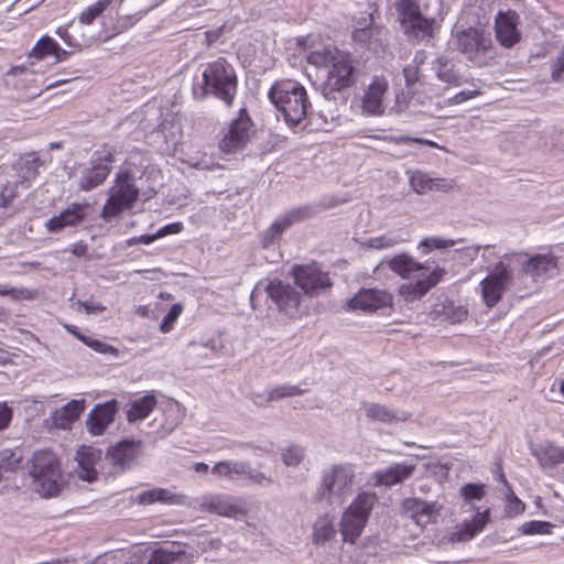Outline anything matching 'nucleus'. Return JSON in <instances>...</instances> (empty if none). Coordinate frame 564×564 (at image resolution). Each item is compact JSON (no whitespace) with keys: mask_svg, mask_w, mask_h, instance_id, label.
<instances>
[{"mask_svg":"<svg viewBox=\"0 0 564 564\" xmlns=\"http://www.w3.org/2000/svg\"><path fill=\"white\" fill-rule=\"evenodd\" d=\"M307 61L326 68L325 79L318 88L326 101L336 102L338 95L356 83L358 61L348 52L325 48L312 52Z\"/></svg>","mask_w":564,"mask_h":564,"instance_id":"f257e3e1","label":"nucleus"},{"mask_svg":"<svg viewBox=\"0 0 564 564\" xmlns=\"http://www.w3.org/2000/svg\"><path fill=\"white\" fill-rule=\"evenodd\" d=\"M199 70L200 77H195L192 89L194 99L202 101L212 96L230 107L238 89L235 67L225 57H218L202 64Z\"/></svg>","mask_w":564,"mask_h":564,"instance_id":"f03ea898","label":"nucleus"},{"mask_svg":"<svg viewBox=\"0 0 564 564\" xmlns=\"http://www.w3.org/2000/svg\"><path fill=\"white\" fill-rule=\"evenodd\" d=\"M453 44L471 68H489L497 64V47L485 28L468 26L453 32Z\"/></svg>","mask_w":564,"mask_h":564,"instance_id":"7ed1b4c3","label":"nucleus"},{"mask_svg":"<svg viewBox=\"0 0 564 564\" xmlns=\"http://www.w3.org/2000/svg\"><path fill=\"white\" fill-rule=\"evenodd\" d=\"M388 8L411 44L434 39L440 29L434 17L422 13L419 0H388Z\"/></svg>","mask_w":564,"mask_h":564,"instance_id":"20e7f679","label":"nucleus"},{"mask_svg":"<svg viewBox=\"0 0 564 564\" xmlns=\"http://www.w3.org/2000/svg\"><path fill=\"white\" fill-rule=\"evenodd\" d=\"M265 294L279 314L290 319L300 318L305 312L303 297L296 286L279 279L261 280L250 294V303L257 307L259 299Z\"/></svg>","mask_w":564,"mask_h":564,"instance_id":"39448f33","label":"nucleus"},{"mask_svg":"<svg viewBox=\"0 0 564 564\" xmlns=\"http://www.w3.org/2000/svg\"><path fill=\"white\" fill-rule=\"evenodd\" d=\"M355 469L349 463L333 464L321 471L319 484L314 492L317 502L341 506L352 492Z\"/></svg>","mask_w":564,"mask_h":564,"instance_id":"423d86ee","label":"nucleus"},{"mask_svg":"<svg viewBox=\"0 0 564 564\" xmlns=\"http://www.w3.org/2000/svg\"><path fill=\"white\" fill-rule=\"evenodd\" d=\"M268 97L290 126L299 124L311 108L306 89L295 80L276 82Z\"/></svg>","mask_w":564,"mask_h":564,"instance_id":"0eeeda50","label":"nucleus"},{"mask_svg":"<svg viewBox=\"0 0 564 564\" xmlns=\"http://www.w3.org/2000/svg\"><path fill=\"white\" fill-rule=\"evenodd\" d=\"M30 475L35 491L46 498L58 495L64 486L58 459L51 451L34 452Z\"/></svg>","mask_w":564,"mask_h":564,"instance_id":"6e6552de","label":"nucleus"},{"mask_svg":"<svg viewBox=\"0 0 564 564\" xmlns=\"http://www.w3.org/2000/svg\"><path fill=\"white\" fill-rule=\"evenodd\" d=\"M377 501L378 497L375 492L362 491L345 509L339 521V531L344 542L356 543Z\"/></svg>","mask_w":564,"mask_h":564,"instance_id":"1a4fd4ad","label":"nucleus"},{"mask_svg":"<svg viewBox=\"0 0 564 564\" xmlns=\"http://www.w3.org/2000/svg\"><path fill=\"white\" fill-rule=\"evenodd\" d=\"M134 181V176L130 171L117 173L115 185L109 189V197L101 210L104 219L109 220L133 207L139 197V188L135 186Z\"/></svg>","mask_w":564,"mask_h":564,"instance_id":"9d476101","label":"nucleus"},{"mask_svg":"<svg viewBox=\"0 0 564 564\" xmlns=\"http://www.w3.org/2000/svg\"><path fill=\"white\" fill-rule=\"evenodd\" d=\"M291 274L295 285L300 288L305 295L311 297L318 295L333 285L328 273L322 271L315 262L311 264H294Z\"/></svg>","mask_w":564,"mask_h":564,"instance_id":"9b49d317","label":"nucleus"},{"mask_svg":"<svg viewBox=\"0 0 564 564\" xmlns=\"http://www.w3.org/2000/svg\"><path fill=\"white\" fill-rule=\"evenodd\" d=\"M113 163V155L109 151L95 153L89 165L80 172L78 188L83 192H89L104 184L109 176Z\"/></svg>","mask_w":564,"mask_h":564,"instance_id":"f8f14e48","label":"nucleus"},{"mask_svg":"<svg viewBox=\"0 0 564 564\" xmlns=\"http://www.w3.org/2000/svg\"><path fill=\"white\" fill-rule=\"evenodd\" d=\"M512 280L509 264L498 262L494 270L480 282L481 296L488 307L497 305Z\"/></svg>","mask_w":564,"mask_h":564,"instance_id":"ddd939ff","label":"nucleus"},{"mask_svg":"<svg viewBox=\"0 0 564 564\" xmlns=\"http://www.w3.org/2000/svg\"><path fill=\"white\" fill-rule=\"evenodd\" d=\"M197 551L178 542H166L153 549L141 564H193Z\"/></svg>","mask_w":564,"mask_h":564,"instance_id":"4468645a","label":"nucleus"},{"mask_svg":"<svg viewBox=\"0 0 564 564\" xmlns=\"http://www.w3.org/2000/svg\"><path fill=\"white\" fill-rule=\"evenodd\" d=\"M392 294L386 290L362 288L346 302V308L375 313L381 308L392 307Z\"/></svg>","mask_w":564,"mask_h":564,"instance_id":"2eb2a0df","label":"nucleus"},{"mask_svg":"<svg viewBox=\"0 0 564 564\" xmlns=\"http://www.w3.org/2000/svg\"><path fill=\"white\" fill-rule=\"evenodd\" d=\"M514 256L521 264V274L529 276L534 282L545 280L557 270V258L552 253H536L531 257L527 254Z\"/></svg>","mask_w":564,"mask_h":564,"instance_id":"dca6fc26","label":"nucleus"},{"mask_svg":"<svg viewBox=\"0 0 564 564\" xmlns=\"http://www.w3.org/2000/svg\"><path fill=\"white\" fill-rule=\"evenodd\" d=\"M214 143H173V155L183 163L202 170H209L219 165L208 155L206 148H213Z\"/></svg>","mask_w":564,"mask_h":564,"instance_id":"f3484780","label":"nucleus"},{"mask_svg":"<svg viewBox=\"0 0 564 564\" xmlns=\"http://www.w3.org/2000/svg\"><path fill=\"white\" fill-rule=\"evenodd\" d=\"M520 24V15L513 10L499 11L495 18V33L498 43L506 47L512 48L520 43L522 34L518 29Z\"/></svg>","mask_w":564,"mask_h":564,"instance_id":"a211bd4d","label":"nucleus"},{"mask_svg":"<svg viewBox=\"0 0 564 564\" xmlns=\"http://www.w3.org/2000/svg\"><path fill=\"white\" fill-rule=\"evenodd\" d=\"M443 506L437 501H426L420 498H405L401 503V512L409 516L416 524L425 527L436 523Z\"/></svg>","mask_w":564,"mask_h":564,"instance_id":"6ab92c4d","label":"nucleus"},{"mask_svg":"<svg viewBox=\"0 0 564 564\" xmlns=\"http://www.w3.org/2000/svg\"><path fill=\"white\" fill-rule=\"evenodd\" d=\"M118 410L119 402L116 399L96 404L86 420L88 432L96 436L102 435L107 427L115 421V415Z\"/></svg>","mask_w":564,"mask_h":564,"instance_id":"aec40b11","label":"nucleus"},{"mask_svg":"<svg viewBox=\"0 0 564 564\" xmlns=\"http://www.w3.org/2000/svg\"><path fill=\"white\" fill-rule=\"evenodd\" d=\"M429 316L434 323L457 324L467 318L468 310L448 297L441 296L435 300Z\"/></svg>","mask_w":564,"mask_h":564,"instance_id":"412c9836","label":"nucleus"},{"mask_svg":"<svg viewBox=\"0 0 564 564\" xmlns=\"http://www.w3.org/2000/svg\"><path fill=\"white\" fill-rule=\"evenodd\" d=\"M386 35V29L373 22L372 14H369V19L358 21L352 32V41L360 45L368 47L369 50L376 51L382 45L383 37Z\"/></svg>","mask_w":564,"mask_h":564,"instance_id":"4be33fe9","label":"nucleus"},{"mask_svg":"<svg viewBox=\"0 0 564 564\" xmlns=\"http://www.w3.org/2000/svg\"><path fill=\"white\" fill-rule=\"evenodd\" d=\"M88 207L86 203H73L62 210L57 216L51 217L45 223L48 232L56 234L66 227H76L86 217L85 209Z\"/></svg>","mask_w":564,"mask_h":564,"instance_id":"5701e85b","label":"nucleus"},{"mask_svg":"<svg viewBox=\"0 0 564 564\" xmlns=\"http://www.w3.org/2000/svg\"><path fill=\"white\" fill-rule=\"evenodd\" d=\"M339 204V199L335 197H323L318 202L308 203L304 205H300L296 207H293L290 210H286L282 214V216L285 218V220L290 224L292 227L293 225L297 223H302L306 219H310L319 213H323L332 207H335Z\"/></svg>","mask_w":564,"mask_h":564,"instance_id":"b1692460","label":"nucleus"},{"mask_svg":"<svg viewBox=\"0 0 564 564\" xmlns=\"http://www.w3.org/2000/svg\"><path fill=\"white\" fill-rule=\"evenodd\" d=\"M101 456L102 452L91 446H83L78 449L76 454L78 478L88 482L96 480L98 475L96 465L101 460Z\"/></svg>","mask_w":564,"mask_h":564,"instance_id":"393cba45","label":"nucleus"},{"mask_svg":"<svg viewBox=\"0 0 564 564\" xmlns=\"http://www.w3.org/2000/svg\"><path fill=\"white\" fill-rule=\"evenodd\" d=\"M490 520V509L486 508L482 511L476 510V513L470 520H465L463 524L452 533L449 541L452 543H462L473 540L480 533Z\"/></svg>","mask_w":564,"mask_h":564,"instance_id":"a878e982","label":"nucleus"},{"mask_svg":"<svg viewBox=\"0 0 564 564\" xmlns=\"http://www.w3.org/2000/svg\"><path fill=\"white\" fill-rule=\"evenodd\" d=\"M142 442L134 440H123L109 448L107 459L121 469L129 468L133 460L139 456Z\"/></svg>","mask_w":564,"mask_h":564,"instance_id":"bb28decb","label":"nucleus"},{"mask_svg":"<svg viewBox=\"0 0 564 564\" xmlns=\"http://www.w3.org/2000/svg\"><path fill=\"white\" fill-rule=\"evenodd\" d=\"M257 138L256 126L248 110L241 108L235 119L231 120L227 134L221 141H251Z\"/></svg>","mask_w":564,"mask_h":564,"instance_id":"cd10ccee","label":"nucleus"},{"mask_svg":"<svg viewBox=\"0 0 564 564\" xmlns=\"http://www.w3.org/2000/svg\"><path fill=\"white\" fill-rule=\"evenodd\" d=\"M415 468V465L392 464L375 473V484L376 486H384L387 488L402 484L413 475Z\"/></svg>","mask_w":564,"mask_h":564,"instance_id":"c85d7f7f","label":"nucleus"},{"mask_svg":"<svg viewBox=\"0 0 564 564\" xmlns=\"http://www.w3.org/2000/svg\"><path fill=\"white\" fill-rule=\"evenodd\" d=\"M361 408L365 410L368 420L383 424L405 422L410 417V414L405 411H397L376 402L365 401L361 403Z\"/></svg>","mask_w":564,"mask_h":564,"instance_id":"c756f323","label":"nucleus"},{"mask_svg":"<svg viewBox=\"0 0 564 564\" xmlns=\"http://www.w3.org/2000/svg\"><path fill=\"white\" fill-rule=\"evenodd\" d=\"M387 90V80L376 78L365 91V96L362 98V109L369 115L377 116L383 113V97Z\"/></svg>","mask_w":564,"mask_h":564,"instance_id":"7c9ffc66","label":"nucleus"},{"mask_svg":"<svg viewBox=\"0 0 564 564\" xmlns=\"http://www.w3.org/2000/svg\"><path fill=\"white\" fill-rule=\"evenodd\" d=\"M203 505L208 512L223 517L240 519L247 513L242 506L235 503L230 498L221 496L210 497Z\"/></svg>","mask_w":564,"mask_h":564,"instance_id":"2f4dec72","label":"nucleus"},{"mask_svg":"<svg viewBox=\"0 0 564 564\" xmlns=\"http://www.w3.org/2000/svg\"><path fill=\"white\" fill-rule=\"evenodd\" d=\"M85 410V400H72L51 415L53 424L58 429H67L77 421Z\"/></svg>","mask_w":564,"mask_h":564,"instance_id":"473e14b6","label":"nucleus"},{"mask_svg":"<svg viewBox=\"0 0 564 564\" xmlns=\"http://www.w3.org/2000/svg\"><path fill=\"white\" fill-rule=\"evenodd\" d=\"M432 70L438 80L449 86L457 87L463 84V78L455 68V64L446 55L437 56L432 62Z\"/></svg>","mask_w":564,"mask_h":564,"instance_id":"72a5a7b5","label":"nucleus"},{"mask_svg":"<svg viewBox=\"0 0 564 564\" xmlns=\"http://www.w3.org/2000/svg\"><path fill=\"white\" fill-rule=\"evenodd\" d=\"M135 501L140 505H152L154 502L183 505L185 502V496L174 494L165 488H152L140 492Z\"/></svg>","mask_w":564,"mask_h":564,"instance_id":"f704fd0d","label":"nucleus"},{"mask_svg":"<svg viewBox=\"0 0 564 564\" xmlns=\"http://www.w3.org/2000/svg\"><path fill=\"white\" fill-rule=\"evenodd\" d=\"M532 455L542 468H554L564 463V448L550 442L532 449Z\"/></svg>","mask_w":564,"mask_h":564,"instance_id":"c9c22d12","label":"nucleus"},{"mask_svg":"<svg viewBox=\"0 0 564 564\" xmlns=\"http://www.w3.org/2000/svg\"><path fill=\"white\" fill-rule=\"evenodd\" d=\"M336 532L334 517L329 514L321 516L313 524V543L324 545L336 536Z\"/></svg>","mask_w":564,"mask_h":564,"instance_id":"e433bc0d","label":"nucleus"},{"mask_svg":"<svg viewBox=\"0 0 564 564\" xmlns=\"http://www.w3.org/2000/svg\"><path fill=\"white\" fill-rule=\"evenodd\" d=\"M156 405V399L149 393L131 402L130 409L127 411V420L130 423L145 419Z\"/></svg>","mask_w":564,"mask_h":564,"instance_id":"4c0bfd02","label":"nucleus"},{"mask_svg":"<svg viewBox=\"0 0 564 564\" xmlns=\"http://www.w3.org/2000/svg\"><path fill=\"white\" fill-rule=\"evenodd\" d=\"M389 268L402 278L410 273L425 269V265L416 262L405 253L398 254L388 261Z\"/></svg>","mask_w":564,"mask_h":564,"instance_id":"58836bf2","label":"nucleus"},{"mask_svg":"<svg viewBox=\"0 0 564 564\" xmlns=\"http://www.w3.org/2000/svg\"><path fill=\"white\" fill-rule=\"evenodd\" d=\"M290 224L285 218L280 215L270 226L267 228L260 238V243L263 248L273 246L283 235L285 230L290 228Z\"/></svg>","mask_w":564,"mask_h":564,"instance_id":"ea45409f","label":"nucleus"},{"mask_svg":"<svg viewBox=\"0 0 564 564\" xmlns=\"http://www.w3.org/2000/svg\"><path fill=\"white\" fill-rule=\"evenodd\" d=\"M23 460L22 451L19 448H4L0 451V475L13 473L20 468Z\"/></svg>","mask_w":564,"mask_h":564,"instance_id":"a19ab883","label":"nucleus"},{"mask_svg":"<svg viewBox=\"0 0 564 564\" xmlns=\"http://www.w3.org/2000/svg\"><path fill=\"white\" fill-rule=\"evenodd\" d=\"M39 158L35 153H26L17 163L19 176L24 181L35 178L39 169Z\"/></svg>","mask_w":564,"mask_h":564,"instance_id":"79ce46f5","label":"nucleus"},{"mask_svg":"<svg viewBox=\"0 0 564 564\" xmlns=\"http://www.w3.org/2000/svg\"><path fill=\"white\" fill-rule=\"evenodd\" d=\"M427 293L426 288L423 285L421 280L415 281L414 283H404L399 288V295L405 302H413L420 300Z\"/></svg>","mask_w":564,"mask_h":564,"instance_id":"37998d69","label":"nucleus"},{"mask_svg":"<svg viewBox=\"0 0 564 564\" xmlns=\"http://www.w3.org/2000/svg\"><path fill=\"white\" fill-rule=\"evenodd\" d=\"M553 528H555V525L549 521L532 520L521 524L518 530L523 535H543L551 534Z\"/></svg>","mask_w":564,"mask_h":564,"instance_id":"c03bdc74","label":"nucleus"},{"mask_svg":"<svg viewBox=\"0 0 564 564\" xmlns=\"http://www.w3.org/2000/svg\"><path fill=\"white\" fill-rule=\"evenodd\" d=\"M460 496L465 503L470 505L471 510H476L471 505L474 500H481L485 496V486L481 484L469 482L460 488Z\"/></svg>","mask_w":564,"mask_h":564,"instance_id":"a18cd8bd","label":"nucleus"},{"mask_svg":"<svg viewBox=\"0 0 564 564\" xmlns=\"http://www.w3.org/2000/svg\"><path fill=\"white\" fill-rule=\"evenodd\" d=\"M57 48V42L50 36L41 37L30 52L31 57L37 59L44 58L48 54H53L54 50Z\"/></svg>","mask_w":564,"mask_h":564,"instance_id":"49530a36","label":"nucleus"},{"mask_svg":"<svg viewBox=\"0 0 564 564\" xmlns=\"http://www.w3.org/2000/svg\"><path fill=\"white\" fill-rule=\"evenodd\" d=\"M410 186L417 194H425L432 191V177L421 171H415L410 175Z\"/></svg>","mask_w":564,"mask_h":564,"instance_id":"de8ad7c7","label":"nucleus"},{"mask_svg":"<svg viewBox=\"0 0 564 564\" xmlns=\"http://www.w3.org/2000/svg\"><path fill=\"white\" fill-rule=\"evenodd\" d=\"M303 390L299 386L282 384L268 391V401H278L288 397L301 395Z\"/></svg>","mask_w":564,"mask_h":564,"instance_id":"09e8293b","label":"nucleus"},{"mask_svg":"<svg viewBox=\"0 0 564 564\" xmlns=\"http://www.w3.org/2000/svg\"><path fill=\"white\" fill-rule=\"evenodd\" d=\"M305 457V451L300 445H291L282 453V460L289 467H297Z\"/></svg>","mask_w":564,"mask_h":564,"instance_id":"8fccbe9b","label":"nucleus"},{"mask_svg":"<svg viewBox=\"0 0 564 564\" xmlns=\"http://www.w3.org/2000/svg\"><path fill=\"white\" fill-rule=\"evenodd\" d=\"M464 239L458 240H452V239H443L438 237H429L424 238L420 242V247L426 248V251H430L432 249H446L449 247L455 246L457 242H463Z\"/></svg>","mask_w":564,"mask_h":564,"instance_id":"3c124183","label":"nucleus"},{"mask_svg":"<svg viewBox=\"0 0 564 564\" xmlns=\"http://www.w3.org/2000/svg\"><path fill=\"white\" fill-rule=\"evenodd\" d=\"M183 307L180 303H175L170 307L169 312L165 314L160 325V330L163 334L172 330L173 325L181 315Z\"/></svg>","mask_w":564,"mask_h":564,"instance_id":"603ef678","label":"nucleus"},{"mask_svg":"<svg viewBox=\"0 0 564 564\" xmlns=\"http://www.w3.org/2000/svg\"><path fill=\"white\" fill-rule=\"evenodd\" d=\"M82 343H84L86 346L90 347L95 351H97L99 354H104V355H107V354L116 355L118 351L117 348H115L113 346H111L107 343H104L101 340L94 339L91 337L82 338Z\"/></svg>","mask_w":564,"mask_h":564,"instance_id":"864d4df0","label":"nucleus"},{"mask_svg":"<svg viewBox=\"0 0 564 564\" xmlns=\"http://www.w3.org/2000/svg\"><path fill=\"white\" fill-rule=\"evenodd\" d=\"M399 241L400 240L398 238H395V237L383 235V236H380V237L370 238L369 241H368V245H369L370 248L379 249L380 250V249H386V248L393 247L397 243H399Z\"/></svg>","mask_w":564,"mask_h":564,"instance_id":"5fc2aeb1","label":"nucleus"},{"mask_svg":"<svg viewBox=\"0 0 564 564\" xmlns=\"http://www.w3.org/2000/svg\"><path fill=\"white\" fill-rule=\"evenodd\" d=\"M525 509V505L514 495L508 497L506 513L509 517L521 514Z\"/></svg>","mask_w":564,"mask_h":564,"instance_id":"6e6d98bb","label":"nucleus"},{"mask_svg":"<svg viewBox=\"0 0 564 564\" xmlns=\"http://www.w3.org/2000/svg\"><path fill=\"white\" fill-rule=\"evenodd\" d=\"M446 274V270L442 268H436L433 272L430 273L425 279H420L423 285L426 288L429 292L431 289L436 286Z\"/></svg>","mask_w":564,"mask_h":564,"instance_id":"4d7b16f0","label":"nucleus"},{"mask_svg":"<svg viewBox=\"0 0 564 564\" xmlns=\"http://www.w3.org/2000/svg\"><path fill=\"white\" fill-rule=\"evenodd\" d=\"M249 463L230 460V479L246 478L249 473Z\"/></svg>","mask_w":564,"mask_h":564,"instance_id":"13d9d810","label":"nucleus"},{"mask_svg":"<svg viewBox=\"0 0 564 564\" xmlns=\"http://www.w3.org/2000/svg\"><path fill=\"white\" fill-rule=\"evenodd\" d=\"M403 76L405 85L411 87L420 80V68L415 65L409 64L403 68Z\"/></svg>","mask_w":564,"mask_h":564,"instance_id":"bf43d9fd","label":"nucleus"},{"mask_svg":"<svg viewBox=\"0 0 564 564\" xmlns=\"http://www.w3.org/2000/svg\"><path fill=\"white\" fill-rule=\"evenodd\" d=\"M564 55L560 53L556 61L552 64L551 77L554 82H561L564 79Z\"/></svg>","mask_w":564,"mask_h":564,"instance_id":"052dcab7","label":"nucleus"},{"mask_svg":"<svg viewBox=\"0 0 564 564\" xmlns=\"http://www.w3.org/2000/svg\"><path fill=\"white\" fill-rule=\"evenodd\" d=\"M183 230V224L180 223V221H176V223H171V224H167L163 227H161L158 231H156V237L158 239L164 237V236H167V235H173V234H178Z\"/></svg>","mask_w":564,"mask_h":564,"instance_id":"680f3d73","label":"nucleus"},{"mask_svg":"<svg viewBox=\"0 0 564 564\" xmlns=\"http://www.w3.org/2000/svg\"><path fill=\"white\" fill-rule=\"evenodd\" d=\"M248 479L252 480L253 482L258 485H271L273 480L270 477H267L263 473L259 470H254L249 466V473H247Z\"/></svg>","mask_w":564,"mask_h":564,"instance_id":"e2e57ef3","label":"nucleus"},{"mask_svg":"<svg viewBox=\"0 0 564 564\" xmlns=\"http://www.w3.org/2000/svg\"><path fill=\"white\" fill-rule=\"evenodd\" d=\"M246 143H218V150L221 154H237L241 153Z\"/></svg>","mask_w":564,"mask_h":564,"instance_id":"0e129e2a","label":"nucleus"},{"mask_svg":"<svg viewBox=\"0 0 564 564\" xmlns=\"http://www.w3.org/2000/svg\"><path fill=\"white\" fill-rule=\"evenodd\" d=\"M477 95H479L478 90H462L455 96L451 97L448 101L454 105H459L476 97Z\"/></svg>","mask_w":564,"mask_h":564,"instance_id":"69168bd1","label":"nucleus"},{"mask_svg":"<svg viewBox=\"0 0 564 564\" xmlns=\"http://www.w3.org/2000/svg\"><path fill=\"white\" fill-rule=\"evenodd\" d=\"M455 185L451 178H432V191L448 192Z\"/></svg>","mask_w":564,"mask_h":564,"instance_id":"338daca9","label":"nucleus"},{"mask_svg":"<svg viewBox=\"0 0 564 564\" xmlns=\"http://www.w3.org/2000/svg\"><path fill=\"white\" fill-rule=\"evenodd\" d=\"M212 473L218 477L230 479V460H223L217 463L213 468Z\"/></svg>","mask_w":564,"mask_h":564,"instance_id":"774afa93","label":"nucleus"}]
</instances>
